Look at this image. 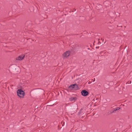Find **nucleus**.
Here are the masks:
<instances>
[{
  "mask_svg": "<svg viewBox=\"0 0 132 132\" xmlns=\"http://www.w3.org/2000/svg\"><path fill=\"white\" fill-rule=\"evenodd\" d=\"M120 109V108H117L115 109L111 113H112L115 112L117 110H119Z\"/></svg>",
  "mask_w": 132,
  "mask_h": 132,
  "instance_id": "7",
  "label": "nucleus"
},
{
  "mask_svg": "<svg viewBox=\"0 0 132 132\" xmlns=\"http://www.w3.org/2000/svg\"><path fill=\"white\" fill-rule=\"evenodd\" d=\"M53 102H52L51 103H48L49 105H48V106H52L54 104H53Z\"/></svg>",
  "mask_w": 132,
  "mask_h": 132,
  "instance_id": "10",
  "label": "nucleus"
},
{
  "mask_svg": "<svg viewBox=\"0 0 132 132\" xmlns=\"http://www.w3.org/2000/svg\"><path fill=\"white\" fill-rule=\"evenodd\" d=\"M63 57V59L65 58L66 57V52H65L62 55Z\"/></svg>",
  "mask_w": 132,
  "mask_h": 132,
  "instance_id": "9",
  "label": "nucleus"
},
{
  "mask_svg": "<svg viewBox=\"0 0 132 132\" xmlns=\"http://www.w3.org/2000/svg\"><path fill=\"white\" fill-rule=\"evenodd\" d=\"M71 54V52L70 51H67V57L69 56Z\"/></svg>",
  "mask_w": 132,
  "mask_h": 132,
  "instance_id": "8",
  "label": "nucleus"
},
{
  "mask_svg": "<svg viewBox=\"0 0 132 132\" xmlns=\"http://www.w3.org/2000/svg\"><path fill=\"white\" fill-rule=\"evenodd\" d=\"M11 70L13 72L15 73L18 74L19 72V70L20 69L16 65H12L11 66Z\"/></svg>",
  "mask_w": 132,
  "mask_h": 132,
  "instance_id": "1",
  "label": "nucleus"
},
{
  "mask_svg": "<svg viewBox=\"0 0 132 132\" xmlns=\"http://www.w3.org/2000/svg\"><path fill=\"white\" fill-rule=\"evenodd\" d=\"M131 81H130V84L131 83Z\"/></svg>",
  "mask_w": 132,
  "mask_h": 132,
  "instance_id": "17",
  "label": "nucleus"
},
{
  "mask_svg": "<svg viewBox=\"0 0 132 132\" xmlns=\"http://www.w3.org/2000/svg\"><path fill=\"white\" fill-rule=\"evenodd\" d=\"M18 96L20 97L23 98L25 95V93L21 89H18L17 92Z\"/></svg>",
  "mask_w": 132,
  "mask_h": 132,
  "instance_id": "2",
  "label": "nucleus"
},
{
  "mask_svg": "<svg viewBox=\"0 0 132 132\" xmlns=\"http://www.w3.org/2000/svg\"><path fill=\"white\" fill-rule=\"evenodd\" d=\"M62 123H63V124L62 125V126H63L65 122L64 121H62L61 122V123L62 124Z\"/></svg>",
  "mask_w": 132,
  "mask_h": 132,
  "instance_id": "11",
  "label": "nucleus"
},
{
  "mask_svg": "<svg viewBox=\"0 0 132 132\" xmlns=\"http://www.w3.org/2000/svg\"><path fill=\"white\" fill-rule=\"evenodd\" d=\"M38 108V107L37 106H35V108H36V109H37Z\"/></svg>",
  "mask_w": 132,
  "mask_h": 132,
  "instance_id": "12",
  "label": "nucleus"
},
{
  "mask_svg": "<svg viewBox=\"0 0 132 132\" xmlns=\"http://www.w3.org/2000/svg\"><path fill=\"white\" fill-rule=\"evenodd\" d=\"M68 89L76 90L78 89V87L76 84H75L70 85L68 88Z\"/></svg>",
  "mask_w": 132,
  "mask_h": 132,
  "instance_id": "3",
  "label": "nucleus"
},
{
  "mask_svg": "<svg viewBox=\"0 0 132 132\" xmlns=\"http://www.w3.org/2000/svg\"><path fill=\"white\" fill-rule=\"evenodd\" d=\"M95 81V78H94V80H93V81Z\"/></svg>",
  "mask_w": 132,
  "mask_h": 132,
  "instance_id": "16",
  "label": "nucleus"
},
{
  "mask_svg": "<svg viewBox=\"0 0 132 132\" xmlns=\"http://www.w3.org/2000/svg\"><path fill=\"white\" fill-rule=\"evenodd\" d=\"M40 92V90L39 89H36L34 92V93L36 94H37L39 93Z\"/></svg>",
  "mask_w": 132,
  "mask_h": 132,
  "instance_id": "6",
  "label": "nucleus"
},
{
  "mask_svg": "<svg viewBox=\"0 0 132 132\" xmlns=\"http://www.w3.org/2000/svg\"><path fill=\"white\" fill-rule=\"evenodd\" d=\"M62 128H62V127H61L60 129H62Z\"/></svg>",
  "mask_w": 132,
  "mask_h": 132,
  "instance_id": "15",
  "label": "nucleus"
},
{
  "mask_svg": "<svg viewBox=\"0 0 132 132\" xmlns=\"http://www.w3.org/2000/svg\"><path fill=\"white\" fill-rule=\"evenodd\" d=\"M25 55H22L19 56L16 58V60H21L23 59Z\"/></svg>",
  "mask_w": 132,
  "mask_h": 132,
  "instance_id": "5",
  "label": "nucleus"
},
{
  "mask_svg": "<svg viewBox=\"0 0 132 132\" xmlns=\"http://www.w3.org/2000/svg\"><path fill=\"white\" fill-rule=\"evenodd\" d=\"M90 83H91V82H90V81H89V82H88V84H90Z\"/></svg>",
  "mask_w": 132,
  "mask_h": 132,
  "instance_id": "13",
  "label": "nucleus"
},
{
  "mask_svg": "<svg viewBox=\"0 0 132 132\" xmlns=\"http://www.w3.org/2000/svg\"><path fill=\"white\" fill-rule=\"evenodd\" d=\"M81 93L82 95L85 96L89 94L88 92L85 90H82Z\"/></svg>",
  "mask_w": 132,
  "mask_h": 132,
  "instance_id": "4",
  "label": "nucleus"
},
{
  "mask_svg": "<svg viewBox=\"0 0 132 132\" xmlns=\"http://www.w3.org/2000/svg\"><path fill=\"white\" fill-rule=\"evenodd\" d=\"M73 98V99L72 100H73L74 99V98Z\"/></svg>",
  "mask_w": 132,
  "mask_h": 132,
  "instance_id": "14",
  "label": "nucleus"
}]
</instances>
